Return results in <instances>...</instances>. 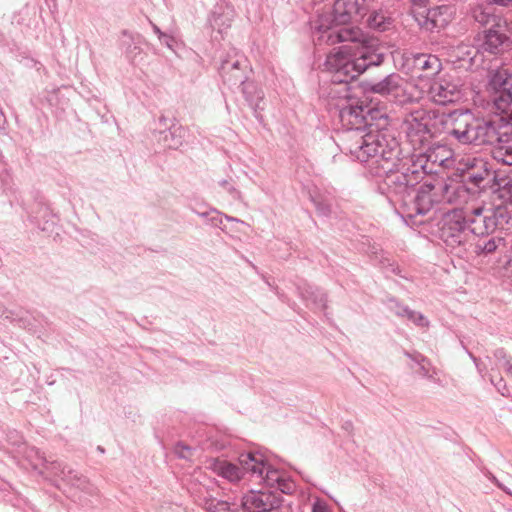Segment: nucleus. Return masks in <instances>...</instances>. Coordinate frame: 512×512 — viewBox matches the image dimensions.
I'll return each mask as SVG.
<instances>
[{
    "instance_id": "obj_9",
    "label": "nucleus",
    "mask_w": 512,
    "mask_h": 512,
    "mask_svg": "<svg viewBox=\"0 0 512 512\" xmlns=\"http://www.w3.org/2000/svg\"><path fill=\"white\" fill-rule=\"evenodd\" d=\"M438 181L435 183H423L414 197L407 199L401 211L403 218L412 219L417 215H426L435 204L441 203L438 189Z\"/></svg>"
},
{
    "instance_id": "obj_4",
    "label": "nucleus",
    "mask_w": 512,
    "mask_h": 512,
    "mask_svg": "<svg viewBox=\"0 0 512 512\" xmlns=\"http://www.w3.org/2000/svg\"><path fill=\"white\" fill-rule=\"evenodd\" d=\"M454 122L452 134L462 145H492L491 156L504 165L512 166V139L502 137L497 122L476 118L471 112Z\"/></svg>"
},
{
    "instance_id": "obj_30",
    "label": "nucleus",
    "mask_w": 512,
    "mask_h": 512,
    "mask_svg": "<svg viewBox=\"0 0 512 512\" xmlns=\"http://www.w3.org/2000/svg\"><path fill=\"white\" fill-rule=\"evenodd\" d=\"M208 21L213 31L222 34L231 26V11H225L222 7H218L211 13Z\"/></svg>"
},
{
    "instance_id": "obj_38",
    "label": "nucleus",
    "mask_w": 512,
    "mask_h": 512,
    "mask_svg": "<svg viewBox=\"0 0 512 512\" xmlns=\"http://www.w3.org/2000/svg\"><path fill=\"white\" fill-rule=\"evenodd\" d=\"M7 441L13 447V452L16 454L24 452L22 449H25V451L28 449V445L24 441L22 435L15 430L10 431L7 434Z\"/></svg>"
},
{
    "instance_id": "obj_36",
    "label": "nucleus",
    "mask_w": 512,
    "mask_h": 512,
    "mask_svg": "<svg viewBox=\"0 0 512 512\" xmlns=\"http://www.w3.org/2000/svg\"><path fill=\"white\" fill-rule=\"evenodd\" d=\"M24 452H19L17 455L26 459L32 467H38L40 463L45 464L46 467H49V463L46 461L45 457L40 453V451L35 447L28 446V449H22Z\"/></svg>"
},
{
    "instance_id": "obj_35",
    "label": "nucleus",
    "mask_w": 512,
    "mask_h": 512,
    "mask_svg": "<svg viewBox=\"0 0 512 512\" xmlns=\"http://www.w3.org/2000/svg\"><path fill=\"white\" fill-rule=\"evenodd\" d=\"M420 363L416 365H410L411 369H414L415 373L423 378H427L433 382H438L436 379V370L432 367L431 362L427 358H419Z\"/></svg>"
},
{
    "instance_id": "obj_25",
    "label": "nucleus",
    "mask_w": 512,
    "mask_h": 512,
    "mask_svg": "<svg viewBox=\"0 0 512 512\" xmlns=\"http://www.w3.org/2000/svg\"><path fill=\"white\" fill-rule=\"evenodd\" d=\"M122 46L125 48V55L128 60L135 64L138 61L143 60L141 44L143 42L142 37L140 35H133L128 31L122 32Z\"/></svg>"
},
{
    "instance_id": "obj_14",
    "label": "nucleus",
    "mask_w": 512,
    "mask_h": 512,
    "mask_svg": "<svg viewBox=\"0 0 512 512\" xmlns=\"http://www.w3.org/2000/svg\"><path fill=\"white\" fill-rule=\"evenodd\" d=\"M418 25L426 31L435 32L445 28L451 21V8L447 5L430 8L415 15Z\"/></svg>"
},
{
    "instance_id": "obj_52",
    "label": "nucleus",
    "mask_w": 512,
    "mask_h": 512,
    "mask_svg": "<svg viewBox=\"0 0 512 512\" xmlns=\"http://www.w3.org/2000/svg\"><path fill=\"white\" fill-rule=\"evenodd\" d=\"M512 0H487V5L496 4L499 6H508Z\"/></svg>"
},
{
    "instance_id": "obj_6",
    "label": "nucleus",
    "mask_w": 512,
    "mask_h": 512,
    "mask_svg": "<svg viewBox=\"0 0 512 512\" xmlns=\"http://www.w3.org/2000/svg\"><path fill=\"white\" fill-rule=\"evenodd\" d=\"M240 462L245 469L250 471L251 478L263 482L270 491H276L281 495L294 492V482L283 472L267 465L262 455L252 452L243 453L240 455Z\"/></svg>"
},
{
    "instance_id": "obj_55",
    "label": "nucleus",
    "mask_w": 512,
    "mask_h": 512,
    "mask_svg": "<svg viewBox=\"0 0 512 512\" xmlns=\"http://www.w3.org/2000/svg\"><path fill=\"white\" fill-rule=\"evenodd\" d=\"M4 122H5V116H4L3 112H2V110L0 109V128L2 127Z\"/></svg>"
},
{
    "instance_id": "obj_29",
    "label": "nucleus",
    "mask_w": 512,
    "mask_h": 512,
    "mask_svg": "<svg viewBox=\"0 0 512 512\" xmlns=\"http://www.w3.org/2000/svg\"><path fill=\"white\" fill-rule=\"evenodd\" d=\"M298 290L302 299L315 308L324 309L326 307V295L319 288L305 284L300 286Z\"/></svg>"
},
{
    "instance_id": "obj_31",
    "label": "nucleus",
    "mask_w": 512,
    "mask_h": 512,
    "mask_svg": "<svg viewBox=\"0 0 512 512\" xmlns=\"http://www.w3.org/2000/svg\"><path fill=\"white\" fill-rule=\"evenodd\" d=\"M237 86H242V93L245 96V99L249 103V106L257 112V109H262L260 103L264 99V93L261 89L253 82L245 81L244 84H238Z\"/></svg>"
},
{
    "instance_id": "obj_28",
    "label": "nucleus",
    "mask_w": 512,
    "mask_h": 512,
    "mask_svg": "<svg viewBox=\"0 0 512 512\" xmlns=\"http://www.w3.org/2000/svg\"><path fill=\"white\" fill-rule=\"evenodd\" d=\"M471 15L472 18L482 26L490 25V27H494L498 22L504 21L503 18L495 15L493 8L488 5H477L472 9Z\"/></svg>"
},
{
    "instance_id": "obj_20",
    "label": "nucleus",
    "mask_w": 512,
    "mask_h": 512,
    "mask_svg": "<svg viewBox=\"0 0 512 512\" xmlns=\"http://www.w3.org/2000/svg\"><path fill=\"white\" fill-rule=\"evenodd\" d=\"M488 190L492 193L494 198L501 200V204L507 203L512 200V173L501 174L495 173L491 178Z\"/></svg>"
},
{
    "instance_id": "obj_34",
    "label": "nucleus",
    "mask_w": 512,
    "mask_h": 512,
    "mask_svg": "<svg viewBox=\"0 0 512 512\" xmlns=\"http://www.w3.org/2000/svg\"><path fill=\"white\" fill-rule=\"evenodd\" d=\"M502 242L503 237L500 235L480 238L475 244L474 251L478 255H488L495 252Z\"/></svg>"
},
{
    "instance_id": "obj_57",
    "label": "nucleus",
    "mask_w": 512,
    "mask_h": 512,
    "mask_svg": "<svg viewBox=\"0 0 512 512\" xmlns=\"http://www.w3.org/2000/svg\"><path fill=\"white\" fill-rule=\"evenodd\" d=\"M413 4L415 5H421L423 4L426 0H410Z\"/></svg>"
},
{
    "instance_id": "obj_56",
    "label": "nucleus",
    "mask_w": 512,
    "mask_h": 512,
    "mask_svg": "<svg viewBox=\"0 0 512 512\" xmlns=\"http://www.w3.org/2000/svg\"><path fill=\"white\" fill-rule=\"evenodd\" d=\"M153 30L158 35V38L160 39V33H163V32L156 25H153Z\"/></svg>"
},
{
    "instance_id": "obj_23",
    "label": "nucleus",
    "mask_w": 512,
    "mask_h": 512,
    "mask_svg": "<svg viewBox=\"0 0 512 512\" xmlns=\"http://www.w3.org/2000/svg\"><path fill=\"white\" fill-rule=\"evenodd\" d=\"M373 0L370 1V8L367 11L366 23L369 28L377 31H386L392 25V17L388 10L383 8H373Z\"/></svg>"
},
{
    "instance_id": "obj_46",
    "label": "nucleus",
    "mask_w": 512,
    "mask_h": 512,
    "mask_svg": "<svg viewBox=\"0 0 512 512\" xmlns=\"http://www.w3.org/2000/svg\"><path fill=\"white\" fill-rule=\"evenodd\" d=\"M312 512H329L324 501L316 500L312 505Z\"/></svg>"
},
{
    "instance_id": "obj_33",
    "label": "nucleus",
    "mask_w": 512,
    "mask_h": 512,
    "mask_svg": "<svg viewBox=\"0 0 512 512\" xmlns=\"http://www.w3.org/2000/svg\"><path fill=\"white\" fill-rule=\"evenodd\" d=\"M202 507L206 512H239L237 508H231L228 501L219 500L211 495L204 496Z\"/></svg>"
},
{
    "instance_id": "obj_5",
    "label": "nucleus",
    "mask_w": 512,
    "mask_h": 512,
    "mask_svg": "<svg viewBox=\"0 0 512 512\" xmlns=\"http://www.w3.org/2000/svg\"><path fill=\"white\" fill-rule=\"evenodd\" d=\"M470 114V110H454L450 113H439L435 110L417 109L409 113L403 125L407 138L415 149L422 148L431 138L445 132L455 140L451 133L458 116Z\"/></svg>"
},
{
    "instance_id": "obj_13",
    "label": "nucleus",
    "mask_w": 512,
    "mask_h": 512,
    "mask_svg": "<svg viewBox=\"0 0 512 512\" xmlns=\"http://www.w3.org/2000/svg\"><path fill=\"white\" fill-rule=\"evenodd\" d=\"M280 493L270 490L250 491L242 498V507L249 512H270L282 505Z\"/></svg>"
},
{
    "instance_id": "obj_51",
    "label": "nucleus",
    "mask_w": 512,
    "mask_h": 512,
    "mask_svg": "<svg viewBox=\"0 0 512 512\" xmlns=\"http://www.w3.org/2000/svg\"><path fill=\"white\" fill-rule=\"evenodd\" d=\"M488 478L493 482L495 483L501 490H503L505 493L509 494V495H512V492L507 488L505 487L502 483H500L498 481V479L491 473H489L488 475Z\"/></svg>"
},
{
    "instance_id": "obj_3",
    "label": "nucleus",
    "mask_w": 512,
    "mask_h": 512,
    "mask_svg": "<svg viewBox=\"0 0 512 512\" xmlns=\"http://www.w3.org/2000/svg\"><path fill=\"white\" fill-rule=\"evenodd\" d=\"M371 0H336L332 12L319 15L314 22L313 39L318 45L352 42L363 44L364 32L350 25L362 19L370 8Z\"/></svg>"
},
{
    "instance_id": "obj_40",
    "label": "nucleus",
    "mask_w": 512,
    "mask_h": 512,
    "mask_svg": "<svg viewBox=\"0 0 512 512\" xmlns=\"http://www.w3.org/2000/svg\"><path fill=\"white\" fill-rule=\"evenodd\" d=\"M174 453L181 459L190 460L193 456V449L183 443H177L174 447Z\"/></svg>"
},
{
    "instance_id": "obj_43",
    "label": "nucleus",
    "mask_w": 512,
    "mask_h": 512,
    "mask_svg": "<svg viewBox=\"0 0 512 512\" xmlns=\"http://www.w3.org/2000/svg\"><path fill=\"white\" fill-rule=\"evenodd\" d=\"M200 217L202 218H208L209 215L212 214L211 218H210V221L212 222V224L214 225H218L219 223L222 222L221 220V214L216 211V210H210L209 212H196Z\"/></svg>"
},
{
    "instance_id": "obj_44",
    "label": "nucleus",
    "mask_w": 512,
    "mask_h": 512,
    "mask_svg": "<svg viewBox=\"0 0 512 512\" xmlns=\"http://www.w3.org/2000/svg\"><path fill=\"white\" fill-rule=\"evenodd\" d=\"M497 127L501 130L502 137H510L512 139V118L504 123H497Z\"/></svg>"
},
{
    "instance_id": "obj_11",
    "label": "nucleus",
    "mask_w": 512,
    "mask_h": 512,
    "mask_svg": "<svg viewBox=\"0 0 512 512\" xmlns=\"http://www.w3.org/2000/svg\"><path fill=\"white\" fill-rule=\"evenodd\" d=\"M429 95L438 105L457 102L462 97L460 79L449 74L440 76L431 84Z\"/></svg>"
},
{
    "instance_id": "obj_18",
    "label": "nucleus",
    "mask_w": 512,
    "mask_h": 512,
    "mask_svg": "<svg viewBox=\"0 0 512 512\" xmlns=\"http://www.w3.org/2000/svg\"><path fill=\"white\" fill-rule=\"evenodd\" d=\"M168 119L160 116L158 120V132L155 137L164 148L177 149L182 145L185 136V129L178 124L168 125Z\"/></svg>"
},
{
    "instance_id": "obj_7",
    "label": "nucleus",
    "mask_w": 512,
    "mask_h": 512,
    "mask_svg": "<svg viewBox=\"0 0 512 512\" xmlns=\"http://www.w3.org/2000/svg\"><path fill=\"white\" fill-rule=\"evenodd\" d=\"M458 170L461 172L463 181L475 189L479 195L488 189L491 178L495 174L488 160L483 157L468 156L459 161Z\"/></svg>"
},
{
    "instance_id": "obj_16",
    "label": "nucleus",
    "mask_w": 512,
    "mask_h": 512,
    "mask_svg": "<svg viewBox=\"0 0 512 512\" xmlns=\"http://www.w3.org/2000/svg\"><path fill=\"white\" fill-rule=\"evenodd\" d=\"M204 467L230 483H237L244 479L245 475H250V471L245 469L240 461L239 464H235L226 459L209 458L205 461Z\"/></svg>"
},
{
    "instance_id": "obj_21",
    "label": "nucleus",
    "mask_w": 512,
    "mask_h": 512,
    "mask_svg": "<svg viewBox=\"0 0 512 512\" xmlns=\"http://www.w3.org/2000/svg\"><path fill=\"white\" fill-rule=\"evenodd\" d=\"M403 78L397 73H391L378 82H370L368 88L371 92L382 96H397L402 91Z\"/></svg>"
},
{
    "instance_id": "obj_42",
    "label": "nucleus",
    "mask_w": 512,
    "mask_h": 512,
    "mask_svg": "<svg viewBox=\"0 0 512 512\" xmlns=\"http://www.w3.org/2000/svg\"><path fill=\"white\" fill-rule=\"evenodd\" d=\"M0 318H5V319H8V320H10L12 322L13 321H19V322H23L24 323V320L22 318H19L18 315H16L14 312L8 310L1 303H0Z\"/></svg>"
},
{
    "instance_id": "obj_17",
    "label": "nucleus",
    "mask_w": 512,
    "mask_h": 512,
    "mask_svg": "<svg viewBox=\"0 0 512 512\" xmlns=\"http://www.w3.org/2000/svg\"><path fill=\"white\" fill-rule=\"evenodd\" d=\"M491 85L496 91L494 105L497 111L506 113L512 106V74L506 72L496 73Z\"/></svg>"
},
{
    "instance_id": "obj_39",
    "label": "nucleus",
    "mask_w": 512,
    "mask_h": 512,
    "mask_svg": "<svg viewBox=\"0 0 512 512\" xmlns=\"http://www.w3.org/2000/svg\"><path fill=\"white\" fill-rule=\"evenodd\" d=\"M76 482L77 483L74 485V487L80 489L82 492L90 496L98 495V488L95 485H93L86 477H78V481Z\"/></svg>"
},
{
    "instance_id": "obj_8",
    "label": "nucleus",
    "mask_w": 512,
    "mask_h": 512,
    "mask_svg": "<svg viewBox=\"0 0 512 512\" xmlns=\"http://www.w3.org/2000/svg\"><path fill=\"white\" fill-rule=\"evenodd\" d=\"M439 236L446 246L452 249L464 246L470 238L464 212L454 210L447 213L442 219Z\"/></svg>"
},
{
    "instance_id": "obj_2",
    "label": "nucleus",
    "mask_w": 512,
    "mask_h": 512,
    "mask_svg": "<svg viewBox=\"0 0 512 512\" xmlns=\"http://www.w3.org/2000/svg\"><path fill=\"white\" fill-rule=\"evenodd\" d=\"M386 152L387 148L382 145L369 161L376 165L377 174L382 178L378 185L380 192L386 195L390 202L399 203L402 209L404 205H407V199L412 196L416 186L430 171L422 163V158H418L416 161L412 159L400 161V147L397 139L396 149L391 152V155Z\"/></svg>"
},
{
    "instance_id": "obj_50",
    "label": "nucleus",
    "mask_w": 512,
    "mask_h": 512,
    "mask_svg": "<svg viewBox=\"0 0 512 512\" xmlns=\"http://www.w3.org/2000/svg\"><path fill=\"white\" fill-rule=\"evenodd\" d=\"M488 478L493 482L495 483L501 490H503L505 493L509 494V495H512V492L507 488L505 487L502 483H500L498 481V479L491 473H489L488 475Z\"/></svg>"
},
{
    "instance_id": "obj_41",
    "label": "nucleus",
    "mask_w": 512,
    "mask_h": 512,
    "mask_svg": "<svg viewBox=\"0 0 512 512\" xmlns=\"http://www.w3.org/2000/svg\"><path fill=\"white\" fill-rule=\"evenodd\" d=\"M490 380L491 383L495 386L498 392L501 393L502 396L508 397L510 395V391L502 377H499L498 379H494L493 377H491Z\"/></svg>"
},
{
    "instance_id": "obj_26",
    "label": "nucleus",
    "mask_w": 512,
    "mask_h": 512,
    "mask_svg": "<svg viewBox=\"0 0 512 512\" xmlns=\"http://www.w3.org/2000/svg\"><path fill=\"white\" fill-rule=\"evenodd\" d=\"M310 200L315 205L319 215L329 217L333 213L334 197L330 192H321L315 189L310 192Z\"/></svg>"
},
{
    "instance_id": "obj_47",
    "label": "nucleus",
    "mask_w": 512,
    "mask_h": 512,
    "mask_svg": "<svg viewBox=\"0 0 512 512\" xmlns=\"http://www.w3.org/2000/svg\"><path fill=\"white\" fill-rule=\"evenodd\" d=\"M494 356L495 358L498 360L499 363H501L503 366L506 362V360H509L507 358V355H506V352L504 349L500 348V349H497L495 352H494Z\"/></svg>"
},
{
    "instance_id": "obj_27",
    "label": "nucleus",
    "mask_w": 512,
    "mask_h": 512,
    "mask_svg": "<svg viewBox=\"0 0 512 512\" xmlns=\"http://www.w3.org/2000/svg\"><path fill=\"white\" fill-rule=\"evenodd\" d=\"M486 214L487 208L477 207L473 208L469 214L465 215L470 234L472 233L477 236L486 235L487 230L483 228Z\"/></svg>"
},
{
    "instance_id": "obj_19",
    "label": "nucleus",
    "mask_w": 512,
    "mask_h": 512,
    "mask_svg": "<svg viewBox=\"0 0 512 512\" xmlns=\"http://www.w3.org/2000/svg\"><path fill=\"white\" fill-rule=\"evenodd\" d=\"M483 228L487 230V236L496 231L509 232L512 229V212L502 205L487 208Z\"/></svg>"
},
{
    "instance_id": "obj_54",
    "label": "nucleus",
    "mask_w": 512,
    "mask_h": 512,
    "mask_svg": "<svg viewBox=\"0 0 512 512\" xmlns=\"http://www.w3.org/2000/svg\"><path fill=\"white\" fill-rule=\"evenodd\" d=\"M386 261L388 263V267H390L391 272H393L394 274H398V272H399L398 267L395 266L394 264L389 263L388 259Z\"/></svg>"
},
{
    "instance_id": "obj_22",
    "label": "nucleus",
    "mask_w": 512,
    "mask_h": 512,
    "mask_svg": "<svg viewBox=\"0 0 512 512\" xmlns=\"http://www.w3.org/2000/svg\"><path fill=\"white\" fill-rule=\"evenodd\" d=\"M413 67L422 72L421 77H432L440 73L442 63L432 54H417L413 59Z\"/></svg>"
},
{
    "instance_id": "obj_10",
    "label": "nucleus",
    "mask_w": 512,
    "mask_h": 512,
    "mask_svg": "<svg viewBox=\"0 0 512 512\" xmlns=\"http://www.w3.org/2000/svg\"><path fill=\"white\" fill-rule=\"evenodd\" d=\"M248 69L247 58L234 48L221 58L218 68L223 81L230 86L244 84L248 80Z\"/></svg>"
},
{
    "instance_id": "obj_12",
    "label": "nucleus",
    "mask_w": 512,
    "mask_h": 512,
    "mask_svg": "<svg viewBox=\"0 0 512 512\" xmlns=\"http://www.w3.org/2000/svg\"><path fill=\"white\" fill-rule=\"evenodd\" d=\"M436 189L439 191L441 203L451 205H463L478 197L475 189H471L463 180L438 181Z\"/></svg>"
},
{
    "instance_id": "obj_15",
    "label": "nucleus",
    "mask_w": 512,
    "mask_h": 512,
    "mask_svg": "<svg viewBox=\"0 0 512 512\" xmlns=\"http://www.w3.org/2000/svg\"><path fill=\"white\" fill-rule=\"evenodd\" d=\"M506 21L498 22L484 32L482 48L491 54H500L512 47V39L507 34Z\"/></svg>"
},
{
    "instance_id": "obj_53",
    "label": "nucleus",
    "mask_w": 512,
    "mask_h": 512,
    "mask_svg": "<svg viewBox=\"0 0 512 512\" xmlns=\"http://www.w3.org/2000/svg\"><path fill=\"white\" fill-rule=\"evenodd\" d=\"M507 373H509L512 376V362L510 360H506L504 366Z\"/></svg>"
},
{
    "instance_id": "obj_24",
    "label": "nucleus",
    "mask_w": 512,
    "mask_h": 512,
    "mask_svg": "<svg viewBox=\"0 0 512 512\" xmlns=\"http://www.w3.org/2000/svg\"><path fill=\"white\" fill-rule=\"evenodd\" d=\"M388 308L391 312L401 318H407L416 326L427 328L429 326L428 319L421 313L404 306L394 299L389 300Z\"/></svg>"
},
{
    "instance_id": "obj_1",
    "label": "nucleus",
    "mask_w": 512,
    "mask_h": 512,
    "mask_svg": "<svg viewBox=\"0 0 512 512\" xmlns=\"http://www.w3.org/2000/svg\"><path fill=\"white\" fill-rule=\"evenodd\" d=\"M382 62V54L362 47L358 56L353 57L348 46L343 45L331 52L324 63L325 69L331 73V82L342 85L339 90L331 88L330 91L331 95L341 94L335 104L342 127L345 128L341 135V149L360 162H368L382 145H385L386 153L390 155L396 149V137L387 128L388 116L378 109L364 107L349 99V82L369 67L378 66Z\"/></svg>"
},
{
    "instance_id": "obj_49",
    "label": "nucleus",
    "mask_w": 512,
    "mask_h": 512,
    "mask_svg": "<svg viewBox=\"0 0 512 512\" xmlns=\"http://www.w3.org/2000/svg\"><path fill=\"white\" fill-rule=\"evenodd\" d=\"M405 355L411 359V361L415 364V366L420 363V359L419 358H426L425 356H423L422 354L418 353V352H413V353H410V352H405Z\"/></svg>"
},
{
    "instance_id": "obj_45",
    "label": "nucleus",
    "mask_w": 512,
    "mask_h": 512,
    "mask_svg": "<svg viewBox=\"0 0 512 512\" xmlns=\"http://www.w3.org/2000/svg\"><path fill=\"white\" fill-rule=\"evenodd\" d=\"M219 184L223 188H225L232 195V197L234 199H240V192L235 187L230 185L227 180H222V181L219 182Z\"/></svg>"
},
{
    "instance_id": "obj_32",
    "label": "nucleus",
    "mask_w": 512,
    "mask_h": 512,
    "mask_svg": "<svg viewBox=\"0 0 512 512\" xmlns=\"http://www.w3.org/2000/svg\"><path fill=\"white\" fill-rule=\"evenodd\" d=\"M453 152L445 145H436L430 148L426 155V161L438 163L440 166L448 167L452 159Z\"/></svg>"
},
{
    "instance_id": "obj_48",
    "label": "nucleus",
    "mask_w": 512,
    "mask_h": 512,
    "mask_svg": "<svg viewBox=\"0 0 512 512\" xmlns=\"http://www.w3.org/2000/svg\"><path fill=\"white\" fill-rule=\"evenodd\" d=\"M159 40L161 41L162 44L166 45L168 48H172V45L174 43V38L165 33H160Z\"/></svg>"
},
{
    "instance_id": "obj_37",
    "label": "nucleus",
    "mask_w": 512,
    "mask_h": 512,
    "mask_svg": "<svg viewBox=\"0 0 512 512\" xmlns=\"http://www.w3.org/2000/svg\"><path fill=\"white\" fill-rule=\"evenodd\" d=\"M49 467H62L60 470L59 476L69 484L74 486L78 481V477H82L83 475L79 474L77 471L73 470L68 466H63L61 463L53 461L49 463Z\"/></svg>"
}]
</instances>
